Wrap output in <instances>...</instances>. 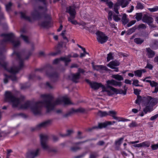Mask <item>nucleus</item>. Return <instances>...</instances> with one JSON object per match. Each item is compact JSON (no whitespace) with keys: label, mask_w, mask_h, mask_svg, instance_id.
Instances as JSON below:
<instances>
[{"label":"nucleus","mask_w":158,"mask_h":158,"mask_svg":"<svg viewBox=\"0 0 158 158\" xmlns=\"http://www.w3.org/2000/svg\"><path fill=\"white\" fill-rule=\"evenodd\" d=\"M41 97L44 99L43 101L35 103L27 101L22 104L20 108L26 109L30 108L33 113L36 115L40 114L41 108L43 106L47 109V113H48L53 110L56 106L60 105L62 102H64L65 105L72 104L69 98L64 97L58 98L54 101L52 100L54 97L50 94H42Z\"/></svg>","instance_id":"obj_1"},{"label":"nucleus","mask_w":158,"mask_h":158,"mask_svg":"<svg viewBox=\"0 0 158 158\" xmlns=\"http://www.w3.org/2000/svg\"><path fill=\"white\" fill-rule=\"evenodd\" d=\"M1 36L4 37V39L0 42V44L3 46H4L8 41L11 42L14 47H17L20 44L19 39L15 38L14 35L12 33L2 34Z\"/></svg>","instance_id":"obj_2"},{"label":"nucleus","mask_w":158,"mask_h":158,"mask_svg":"<svg viewBox=\"0 0 158 158\" xmlns=\"http://www.w3.org/2000/svg\"><path fill=\"white\" fill-rule=\"evenodd\" d=\"M5 99L6 101L11 103L13 108L17 107L21 102L20 98H16L13 94L9 91L5 92Z\"/></svg>","instance_id":"obj_3"},{"label":"nucleus","mask_w":158,"mask_h":158,"mask_svg":"<svg viewBox=\"0 0 158 158\" xmlns=\"http://www.w3.org/2000/svg\"><path fill=\"white\" fill-rule=\"evenodd\" d=\"M40 143L42 148L44 150H48L49 147L47 144L48 136L47 135L41 134L40 135Z\"/></svg>","instance_id":"obj_4"},{"label":"nucleus","mask_w":158,"mask_h":158,"mask_svg":"<svg viewBox=\"0 0 158 158\" xmlns=\"http://www.w3.org/2000/svg\"><path fill=\"white\" fill-rule=\"evenodd\" d=\"M40 151L39 148L29 150L26 153L25 157L26 158H35L40 155Z\"/></svg>","instance_id":"obj_5"},{"label":"nucleus","mask_w":158,"mask_h":158,"mask_svg":"<svg viewBox=\"0 0 158 158\" xmlns=\"http://www.w3.org/2000/svg\"><path fill=\"white\" fill-rule=\"evenodd\" d=\"M96 34L97 35V40L101 44L106 42L109 39V37L102 32L98 31Z\"/></svg>","instance_id":"obj_6"},{"label":"nucleus","mask_w":158,"mask_h":158,"mask_svg":"<svg viewBox=\"0 0 158 158\" xmlns=\"http://www.w3.org/2000/svg\"><path fill=\"white\" fill-rule=\"evenodd\" d=\"M52 122V120L50 119L48 120L44 121L37 125L34 130H39L42 128L47 127L51 124Z\"/></svg>","instance_id":"obj_7"},{"label":"nucleus","mask_w":158,"mask_h":158,"mask_svg":"<svg viewBox=\"0 0 158 158\" xmlns=\"http://www.w3.org/2000/svg\"><path fill=\"white\" fill-rule=\"evenodd\" d=\"M85 111V109L82 108H79L76 109H74L73 108H72L70 109L67 113L65 114L64 115V117L66 118L70 116L72 114L76 113H82Z\"/></svg>","instance_id":"obj_8"},{"label":"nucleus","mask_w":158,"mask_h":158,"mask_svg":"<svg viewBox=\"0 0 158 158\" xmlns=\"http://www.w3.org/2000/svg\"><path fill=\"white\" fill-rule=\"evenodd\" d=\"M46 74L48 77L53 80L54 81L58 80L59 76L56 72L52 73L51 70H48L46 72Z\"/></svg>","instance_id":"obj_9"},{"label":"nucleus","mask_w":158,"mask_h":158,"mask_svg":"<svg viewBox=\"0 0 158 158\" xmlns=\"http://www.w3.org/2000/svg\"><path fill=\"white\" fill-rule=\"evenodd\" d=\"M147 102L145 104L148 105L150 102V104L153 106L156 105L158 103V98H152L151 96H148L146 98Z\"/></svg>","instance_id":"obj_10"},{"label":"nucleus","mask_w":158,"mask_h":158,"mask_svg":"<svg viewBox=\"0 0 158 158\" xmlns=\"http://www.w3.org/2000/svg\"><path fill=\"white\" fill-rule=\"evenodd\" d=\"M106 83L107 84V86L108 88H109V86H111L110 85L115 86H118L119 87H120L122 85L121 82H118L113 79L107 81Z\"/></svg>","instance_id":"obj_11"},{"label":"nucleus","mask_w":158,"mask_h":158,"mask_svg":"<svg viewBox=\"0 0 158 158\" xmlns=\"http://www.w3.org/2000/svg\"><path fill=\"white\" fill-rule=\"evenodd\" d=\"M142 21L148 25L152 23L153 22V19L151 16L147 15H144L142 19Z\"/></svg>","instance_id":"obj_12"},{"label":"nucleus","mask_w":158,"mask_h":158,"mask_svg":"<svg viewBox=\"0 0 158 158\" xmlns=\"http://www.w3.org/2000/svg\"><path fill=\"white\" fill-rule=\"evenodd\" d=\"M90 86L92 89L94 90L98 89L100 87H102L103 89H105V86L101 83H98L95 82H92Z\"/></svg>","instance_id":"obj_13"},{"label":"nucleus","mask_w":158,"mask_h":158,"mask_svg":"<svg viewBox=\"0 0 158 158\" xmlns=\"http://www.w3.org/2000/svg\"><path fill=\"white\" fill-rule=\"evenodd\" d=\"M66 12L70 14L71 16L73 18V19L75 18L76 12L75 9L73 6H69L67 7L66 9Z\"/></svg>","instance_id":"obj_14"},{"label":"nucleus","mask_w":158,"mask_h":158,"mask_svg":"<svg viewBox=\"0 0 158 158\" xmlns=\"http://www.w3.org/2000/svg\"><path fill=\"white\" fill-rule=\"evenodd\" d=\"M80 77V75L79 73H73L71 74V78L72 81L76 83L78 82Z\"/></svg>","instance_id":"obj_15"},{"label":"nucleus","mask_w":158,"mask_h":158,"mask_svg":"<svg viewBox=\"0 0 158 158\" xmlns=\"http://www.w3.org/2000/svg\"><path fill=\"white\" fill-rule=\"evenodd\" d=\"M146 56L149 58H153L155 56V53L150 48H146Z\"/></svg>","instance_id":"obj_16"},{"label":"nucleus","mask_w":158,"mask_h":158,"mask_svg":"<svg viewBox=\"0 0 158 158\" xmlns=\"http://www.w3.org/2000/svg\"><path fill=\"white\" fill-rule=\"evenodd\" d=\"M109 88H110L111 90L113 91L114 93H115L117 94H123L124 95H125L126 94V91H123V89H118L111 86H109Z\"/></svg>","instance_id":"obj_17"},{"label":"nucleus","mask_w":158,"mask_h":158,"mask_svg":"<svg viewBox=\"0 0 158 158\" xmlns=\"http://www.w3.org/2000/svg\"><path fill=\"white\" fill-rule=\"evenodd\" d=\"M120 62L117 60H115L110 61L107 65V66L111 68L112 67H114V66H119L120 64Z\"/></svg>","instance_id":"obj_18"},{"label":"nucleus","mask_w":158,"mask_h":158,"mask_svg":"<svg viewBox=\"0 0 158 158\" xmlns=\"http://www.w3.org/2000/svg\"><path fill=\"white\" fill-rule=\"evenodd\" d=\"M31 15L34 19H40L41 18V15L36 10H35L31 13Z\"/></svg>","instance_id":"obj_19"},{"label":"nucleus","mask_w":158,"mask_h":158,"mask_svg":"<svg viewBox=\"0 0 158 158\" xmlns=\"http://www.w3.org/2000/svg\"><path fill=\"white\" fill-rule=\"evenodd\" d=\"M31 15L34 19H40L41 18V15L36 10H35L31 13Z\"/></svg>","instance_id":"obj_20"},{"label":"nucleus","mask_w":158,"mask_h":158,"mask_svg":"<svg viewBox=\"0 0 158 158\" xmlns=\"http://www.w3.org/2000/svg\"><path fill=\"white\" fill-rule=\"evenodd\" d=\"M117 2L122 8L126 7L129 3L127 0H117Z\"/></svg>","instance_id":"obj_21"},{"label":"nucleus","mask_w":158,"mask_h":158,"mask_svg":"<svg viewBox=\"0 0 158 158\" xmlns=\"http://www.w3.org/2000/svg\"><path fill=\"white\" fill-rule=\"evenodd\" d=\"M94 68L97 71H98L100 69L107 70L108 69L106 66L102 65H96L94 66Z\"/></svg>","instance_id":"obj_22"},{"label":"nucleus","mask_w":158,"mask_h":158,"mask_svg":"<svg viewBox=\"0 0 158 158\" xmlns=\"http://www.w3.org/2000/svg\"><path fill=\"white\" fill-rule=\"evenodd\" d=\"M153 106L151 105L147 106L143 109V111L145 114L148 112H151L153 110Z\"/></svg>","instance_id":"obj_23"},{"label":"nucleus","mask_w":158,"mask_h":158,"mask_svg":"<svg viewBox=\"0 0 158 158\" xmlns=\"http://www.w3.org/2000/svg\"><path fill=\"white\" fill-rule=\"evenodd\" d=\"M20 14L21 18L24 19L30 22H32V20L31 18L30 17L26 16L25 14L24 13L21 12H20Z\"/></svg>","instance_id":"obj_24"},{"label":"nucleus","mask_w":158,"mask_h":158,"mask_svg":"<svg viewBox=\"0 0 158 158\" xmlns=\"http://www.w3.org/2000/svg\"><path fill=\"white\" fill-rule=\"evenodd\" d=\"M97 114L98 116L100 117H103L106 116L108 115V113L106 111H102L101 110H99L97 113Z\"/></svg>","instance_id":"obj_25"},{"label":"nucleus","mask_w":158,"mask_h":158,"mask_svg":"<svg viewBox=\"0 0 158 158\" xmlns=\"http://www.w3.org/2000/svg\"><path fill=\"white\" fill-rule=\"evenodd\" d=\"M50 23V22L49 21H45L42 22L40 24V25L42 27H47L49 26Z\"/></svg>","instance_id":"obj_26"},{"label":"nucleus","mask_w":158,"mask_h":158,"mask_svg":"<svg viewBox=\"0 0 158 158\" xmlns=\"http://www.w3.org/2000/svg\"><path fill=\"white\" fill-rule=\"evenodd\" d=\"M144 41V40L140 38H136L134 39V42L136 44H140Z\"/></svg>","instance_id":"obj_27"},{"label":"nucleus","mask_w":158,"mask_h":158,"mask_svg":"<svg viewBox=\"0 0 158 158\" xmlns=\"http://www.w3.org/2000/svg\"><path fill=\"white\" fill-rule=\"evenodd\" d=\"M122 21L124 25L126 24L128 21V20L127 18V15L125 14H124L122 18Z\"/></svg>","instance_id":"obj_28"},{"label":"nucleus","mask_w":158,"mask_h":158,"mask_svg":"<svg viewBox=\"0 0 158 158\" xmlns=\"http://www.w3.org/2000/svg\"><path fill=\"white\" fill-rule=\"evenodd\" d=\"M112 77L113 78L119 81L123 80V77L121 75H119L118 74L113 75Z\"/></svg>","instance_id":"obj_29"},{"label":"nucleus","mask_w":158,"mask_h":158,"mask_svg":"<svg viewBox=\"0 0 158 158\" xmlns=\"http://www.w3.org/2000/svg\"><path fill=\"white\" fill-rule=\"evenodd\" d=\"M60 59L61 60L64 61L65 62V66L68 65V63L71 61V60L70 59L66 58V57H61Z\"/></svg>","instance_id":"obj_30"},{"label":"nucleus","mask_w":158,"mask_h":158,"mask_svg":"<svg viewBox=\"0 0 158 158\" xmlns=\"http://www.w3.org/2000/svg\"><path fill=\"white\" fill-rule=\"evenodd\" d=\"M113 53L110 52L107 54V56L106 57V60L107 62H109L111 60L114 59V57L113 56Z\"/></svg>","instance_id":"obj_31"},{"label":"nucleus","mask_w":158,"mask_h":158,"mask_svg":"<svg viewBox=\"0 0 158 158\" xmlns=\"http://www.w3.org/2000/svg\"><path fill=\"white\" fill-rule=\"evenodd\" d=\"M107 126V124H106V122L102 123H99L98 126L97 127H98V128L102 129L103 128L106 127Z\"/></svg>","instance_id":"obj_32"},{"label":"nucleus","mask_w":158,"mask_h":158,"mask_svg":"<svg viewBox=\"0 0 158 158\" xmlns=\"http://www.w3.org/2000/svg\"><path fill=\"white\" fill-rule=\"evenodd\" d=\"M135 17L138 21L142 19V13H136Z\"/></svg>","instance_id":"obj_33"},{"label":"nucleus","mask_w":158,"mask_h":158,"mask_svg":"<svg viewBox=\"0 0 158 158\" xmlns=\"http://www.w3.org/2000/svg\"><path fill=\"white\" fill-rule=\"evenodd\" d=\"M98 156V155L96 152H91L89 156V158H96Z\"/></svg>","instance_id":"obj_34"},{"label":"nucleus","mask_w":158,"mask_h":158,"mask_svg":"<svg viewBox=\"0 0 158 158\" xmlns=\"http://www.w3.org/2000/svg\"><path fill=\"white\" fill-rule=\"evenodd\" d=\"M141 147H148L150 146V142L148 141H145L141 143Z\"/></svg>","instance_id":"obj_35"},{"label":"nucleus","mask_w":158,"mask_h":158,"mask_svg":"<svg viewBox=\"0 0 158 158\" xmlns=\"http://www.w3.org/2000/svg\"><path fill=\"white\" fill-rule=\"evenodd\" d=\"M134 73L135 76H136L138 77H140L141 76L142 70H138L135 71Z\"/></svg>","instance_id":"obj_36"},{"label":"nucleus","mask_w":158,"mask_h":158,"mask_svg":"<svg viewBox=\"0 0 158 158\" xmlns=\"http://www.w3.org/2000/svg\"><path fill=\"white\" fill-rule=\"evenodd\" d=\"M123 139V138H121L118 140L115 141V144L116 145L119 146L122 143V141Z\"/></svg>","instance_id":"obj_37"},{"label":"nucleus","mask_w":158,"mask_h":158,"mask_svg":"<svg viewBox=\"0 0 158 158\" xmlns=\"http://www.w3.org/2000/svg\"><path fill=\"white\" fill-rule=\"evenodd\" d=\"M12 4L11 2H9L8 4L5 5L6 10L7 11H9L11 10V7Z\"/></svg>","instance_id":"obj_38"},{"label":"nucleus","mask_w":158,"mask_h":158,"mask_svg":"<svg viewBox=\"0 0 158 158\" xmlns=\"http://www.w3.org/2000/svg\"><path fill=\"white\" fill-rule=\"evenodd\" d=\"M96 139H88L85 140L84 141L76 143H75V144H76V145H78V144H80L81 143H84L86 142H88V141H90L93 140H96Z\"/></svg>","instance_id":"obj_39"},{"label":"nucleus","mask_w":158,"mask_h":158,"mask_svg":"<svg viewBox=\"0 0 158 158\" xmlns=\"http://www.w3.org/2000/svg\"><path fill=\"white\" fill-rule=\"evenodd\" d=\"M71 150L73 152H76L81 149V148L79 147H73L71 148Z\"/></svg>","instance_id":"obj_40"},{"label":"nucleus","mask_w":158,"mask_h":158,"mask_svg":"<svg viewBox=\"0 0 158 158\" xmlns=\"http://www.w3.org/2000/svg\"><path fill=\"white\" fill-rule=\"evenodd\" d=\"M138 27L139 29H145L147 28V25L143 23H141L138 25Z\"/></svg>","instance_id":"obj_41"},{"label":"nucleus","mask_w":158,"mask_h":158,"mask_svg":"<svg viewBox=\"0 0 158 158\" xmlns=\"http://www.w3.org/2000/svg\"><path fill=\"white\" fill-rule=\"evenodd\" d=\"M141 97L140 95L137 96V98L135 101V103L138 104H140V103L141 100Z\"/></svg>","instance_id":"obj_42"},{"label":"nucleus","mask_w":158,"mask_h":158,"mask_svg":"<svg viewBox=\"0 0 158 158\" xmlns=\"http://www.w3.org/2000/svg\"><path fill=\"white\" fill-rule=\"evenodd\" d=\"M136 7L138 9H142L143 8V6L141 3L138 2L137 4Z\"/></svg>","instance_id":"obj_43"},{"label":"nucleus","mask_w":158,"mask_h":158,"mask_svg":"<svg viewBox=\"0 0 158 158\" xmlns=\"http://www.w3.org/2000/svg\"><path fill=\"white\" fill-rule=\"evenodd\" d=\"M21 36L22 37L23 39L26 43H29V42L28 40V38L27 36L25 35H21Z\"/></svg>","instance_id":"obj_44"},{"label":"nucleus","mask_w":158,"mask_h":158,"mask_svg":"<svg viewBox=\"0 0 158 158\" xmlns=\"http://www.w3.org/2000/svg\"><path fill=\"white\" fill-rule=\"evenodd\" d=\"M87 152H85L80 155L74 156L73 158H81L84 157L87 154Z\"/></svg>","instance_id":"obj_45"},{"label":"nucleus","mask_w":158,"mask_h":158,"mask_svg":"<svg viewBox=\"0 0 158 158\" xmlns=\"http://www.w3.org/2000/svg\"><path fill=\"white\" fill-rule=\"evenodd\" d=\"M113 15V12L111 11H110L108 13V19L109 21H111L112 20V16Z\"/></svg>","instance_id":"obj_46"},{"label":"nucleus","mask_w":158,"mask_h":158,"mask_svg":"<svg viewBox=\"0 0 158 158\" xmlns=\"http://www.w3.org/2000/svg\"><path fill=\"white\" fill-rule=\"evenodd\" d=\"M149 10L151 12H155L158 10V6H156L152 8H149Z\"/></svg>","instance_id":"obj_47"},{"label":"nucleus","mask_w":158,"mask_h":158,"mask_svg":"<svg viewBox=\"0 0 158 158\" xmlns=\"http://www.w3.org/2000/svg\"><path fill=\"white\" fill-rule=\"evenodd\" d=\"M8 78H10L12 81L16 80L17 78L15 75L7 76Z\"/></svg>","instance_id":"obj_48"},{"label":"nucleus","mask_w":158,"mask_h":158,"mask_svg":"<svg viewBox=\"0 0 158 158\" xmlns=\"http://www.w3.org/2000/svg\"><path fill=\"white\" fill-rule=\"evenodd\" d=\"M102 91L103 92H106L107 94L109 96H110L113 94L111 93V92L110 91L106 90V87L105 89H102Z\"/></svg>","instance_id":"obj_49"},{"label":"nucleus","mask_w":158,"mask_h":158,"mask_svg":"<svg viewBox=\"0 0 158 158\" xmlns=\"http://www.w3.org/2000/svg\"><path fill=\"white\" fill-rule=\"evenodd\" d=\"M151 147L152 149L153 150L157 149H158V143L152 145Z\"/></svg>","instance_id":"obj_50"},{"label":"nucleus","mask_w":158,"mask_h":158,"mask_svg":"<svg viewBox=\"0 0 158 158\" xmlns=\"http://www.w3.org/2000/svg\"><path fill=\"white\" fill-rule=\"evenodd\" d=\"M113 19L116 22H118L120 20V19L119 18L118 15H114L113 17Z\"/></svg>","instance_id":"obj_51"},{"label":"nucleus","mask_w":158,"mask_h":158,"mask_svg":"<svg viewBox=\"0 0 158 158\" xmlns=\"http://www.w3.org/2000/svg\"><path fill=\"white\" fill-rule=\"evenodd\" d=\"M139 81L137 80H135L133 81V83L132 84L135 85L136 86H143L142 85H139L138 84Z\"/></svg>","instance_id":"obj_52"},{"label":"nucleus","mask_w":158,"mask_h":158,"mask_svg":"<svg viewBox=\"0 0 158 158\" xmlns=\"http://www.w3.org/2000/svg\"><path fill=\"white\" fill-rule=\"evenodd\" d=\"M137 125V123L135 122H132L129 125V126L130 127H136Z\"/></svg>","instance_id":"obj_53"},{"label":"nucleus","mask_w":158,"mask_h":158,"mask_svg":"<svg viewBox=\"0 0 158 158\" xmlns=\"http://www.w3.org/2000/svg\"><path fill=\"white\" fill-rule=\"evenodd\" d=\"M136 22V21L135 20H132L127 24V27H130L134 24Z\"/></svg>","instance_id":"obj_54"},{"label":"nucleus","mask_w":158,"mask_h":158,"mask_svg":"<svg viewBox=\"0 0 158 158\" xmlns=\"http://www.w3.org/2000/svg\"><path fill=\"white\" fill-rule=\"evenodd\" d=\"M68 21H70L72 24L74 25H76L78 24V23L76 20H72L71 19L70 17L68 18Z\"/></svg>","instance_id":"obj_55"},{"label":"nucleus","mask_w":158,"mask_h":158,"mask_svg":"<svg viewBox=\"0 0 158 158\" xmlns=\"http://www.w3.org/2000/svg\"><path fill=\"white\" fill-rule=\"evenodd\" d=\"M46 86L50 89H52L53 87L48 82H47L46 84Z\"/></svg>","instance_id":"obj_56"},{"label":"nucleus","mask_w":158,"mask_h":158,"mask_svg":"<svg viewBox=\"0 0 158 158\" xmlns=\"http://www.w3.org/2000/svg\"><path fill=\"white\" fill-rule=\"evenodd\" d=\"M150 84V85L152 87H156V86H157V85H158V84L157 83L155 82L154 81H152L151 83Z\"/></svg>","instance_id":"obj_57"},{"label":"nucleus","mask_w":158,"mask_h":158,"mask_svg":"<svg viewBox=\"0 0 158 158\" xmlns=\"http://www.w3.org/2000/svg\"><path fill=\"white\" fill-rule=\"evenodd\" d=\"M73 132V131L72 130H68L66 132V135H67V136H70Z\"/></svg>","instance_id":"obj_58"},{"label":"nucleus","mask_w":158,"mask_h":158,"mask_svg":"<svg viewBox=\"0 0 158 158\" xmlns=\"http://www.w3.org/2000/svg\"><path fill=\"white\" fill-rule=\"evenodd\" d=\"M94 28V26L93 25H92L91 27H90L88 31L94 34V31L93 29Z\"/></svg>","instance_id":"obj_59"},{"label":"nucleus","mask_w":158,"mask_h":158,"mask_svg":"<svg viewBox=\"0 0 158 158\" xmlns=\"http://www.w3.org/2000/svg\"><path fill=\"white\" fill-rule=\"evenodd\" d=\"M158 117V113L155 114L153 116L151 117L150 120L151 121H153L156 119Z\"/></svg>","instance_id":"obj_60"},{"label":"nucleus","mask_w":158,"mask_h":158,"mask_svg":"<svg viewBox=\"0 0 158 158\" xmlns=\"http://www.w3.org/2000/svg\"><path fill=\"white\" fill-rule=\"evenodd\" d=\"M29 87V86L27 85L26 84L21 85V88L22 89H25L28 88Z\"/></svg>","instance_id":"obj_61"},{"label":"nucleus","mask_w":158,"mask_h":158,"mask_svg":"<svg viewBox=\"0 0 158 158\" xmlns=\"http://www.w3.org/2000/svg\"><path fill=\"white\" fill-rule=\"evenodd\" d=\"M134 93L137 96L139 95V92L141 91L140 90H139L138 89H134Z\"/></svg>","instance_id":"obj_62"},{"label":"nucleus","mask_w":158,"mask_h":158,"mask_svg":"<svg viewBox=\"0 0 158 158\" xmlns=\"http://www.w3.org/2000/svg\"><path fill=\"white\" fill-rule=\"evenodd\" d=\"M116 114V113L114 111L111 110L110 111L108 112V115H110L111 116V115H115Z\"/></svg>","instance_id":"obj_63"},{"label":"nucleus","mask_w":158,"mask_h":158,"mask_svg":"<svg viewBox=\"0 0 158 158\" xmlns=\"http://www.w3.org/2000/svg\"><path fill=\"white\" fill-rule=\"evenodd\" d=\"M153 66L152 65L149 63H148L147 64L146 67H145L146 68H148L150 69H152L153 68Z\"/></svg>","instance_id":"obj_64"}]
</instances>
